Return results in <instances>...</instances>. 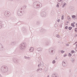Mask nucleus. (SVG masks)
Returning <instances> with one entry per match:
<instances>
[{"label":"nucleus","mask_w":77,"mask_h":77,"mask_svg":"<svg viewBox=\"0 0 77 77\" xmlns=\"http://www.w3.org/2000/svg\"><path fill=\"white\" fill-rule=\"evenodd\" d=\"M42 7V4L39 2H35L33 4V7L35 8H38Z\"/></svg>","instance_id":"f257e3e1"},{"label":"nucleus","mask_w":77,"mask_h":77,"mask_svg":"<svg viewBox=\"0 0 77 77\" xmlns=\"http://www.w3.org/2000/svg\"><path fill=\"white\" fill-rule=\"evenodd\" d=\"M1 71L2 72H6L8 71V67L6 66H2L1 69Z\"/></svg>","instance_id":"f03ea898"},{"label":"nucleus","mask_w":77,"mask_h":77,"mask_svg":"<svg viewBox=\"0 0 77 77\" xmlns=\"http://www.w3.org/2000/svg\"><path fill=\"white\" fill-rule=\"evenodd\" d=\"M26 44L24 43H21L19 46V48L21 50H24L25 48H26Z\"/></svg>","instance_id":"7ed1b4c3"},{"label":"nucleus","mask_w":77,"mask_h":77,"mask_svg":"<svg viewBox=\"0 0 77 77\" xmlns=\"http://www.w3.org/2000/svg\"><path fill=\"white\" fill-rule=\"evenodd\" d=\"M49 51L50 53H55V49L53 48H51L49 49Z\"/></svg>","instance_id":"20e7f679"},{"label":"nucleus","mask_w":77,"mask_h":77,"mask_svg":"<svg viewBox=\"0 0 77 77\" xmlns=\"http://www.w3.org/2000/svg\"><path fill=\"white\" fill-rule=\"evenodd\" d=\"M41 15L42 17H45L46 16V15H47V13H46V12L45 11H42L41 13Z\"/></svg>","instance_id":"39448f33"},{"label":"nucleus","mask_w":77,"mask_h":77,"mask_svg":"<svg viewBox=\"0 0 77 77\" xmlns=\"http://www.w3.org/2000/svg\"><path fill=\"white\" fill-rule=\"evenodd\" d=\"M4 14L6 17H9L10 15V12L7 11L5 12Z\"/></svg>","instance_id":"423d86ee"},{"label":"nucleus","mask_w":77,"mask_h":77,"mask_svg":"<svg viewBox=\"0 0 77 77\" xmlns=\"http://www.w3.org/2000/svg\"><path fill=\"white\" fill-rule=\"evenodd\" d=\"M22 31L23 33H26L27 32V30L26 28L23 27L22 29Z\"/></svg>","instance_id":"0eeeda50"},{"label":"nucleus","mask_w":77,"mask_h":77,"mask_svg":"<svg viewBox=\"0 0 77 77\" xmlns=\"http://www.w3.org/2000/svg\"><path fill=\"white\" fill-rule=\"evenodd\" d=\"M17 14L19 16H22L23 15V14H22V11H18L17 12Z\"/></svg>","instance_id":"6e6552de"},{"label":"nucleus","mask_w":77,"mask_h":77,"mask_svg":"<svg viewBox=\"0 0 77 77\" xmlns=\"http://www.w3.org/2000/svg\"><path fill=\"white\" fill-rule=\"evenodd\" d=\"M13 60L14 63H18V60H19L17 59L14 58Z\"/></svg>","instance_id":"1a4fd4ad"},{"label":"nucleus","mask_w":77,"mask_h":77,"mask_svg":"<svg viewBox=\"0 0 77 77\" xmlns=\"http://www.w3.org/2000/svg\"><path fill=\"white\" fill-rule=\"evenodd\" d=\"M11 44L12 45H14L16 44V42L15 41H11Z\"/></svg>","instance_id":"9d476101"},{"label":"nucleus","mask_w":77,"mask_h":77,"mask_svg":"<svg viewBox=\"0 0 77 77\" xmlns=\"http://www.w3.org/2000/svg\"><path fill=\"white\" fill-rule=\"evenodd\" d=\"M62 65L64 67H66V66H67V65H66V63H65V61H64V60L62 62Z\"/></svg>","instance_id":"9b49d317"},{"label":"nucleus","mask_w":77,"mask_h":77,"mask_svg":"<svg viewBox=\"0 0 77 77\" xmlns=\"http://www.w3.org/2000/svg\"><path fill=\"white\" fill-rule=\"evenodd\" d=\"M52 77H57V74L53 73L52 75Z\"/></svg>","instance_id":"f8f14e48"},{"label":"nucleus","mask_w":77,"mask_h":77,"mask_svg":"<svg viewBox=\"0 0 77 77\" xmlns=\"http://www.w3.org/2000/svg\"><path fill=\"white\" fill-rule=\"evenodd\" d=\"M33 50H34V48L31 47L29 49V51L31 52H33Z\"/></svg>","instance_id":"ddd939ff"},{"label":"nucleus","mask_w":77,"mask_h":77,"mask_svg":"<svg viewBox=\"0 0 77 77\" xmlns=\"http://www.w3.org/2000/svg\"><path fill=\"white\" fill-rule=\"evenodd\" d=\"M42 49L41 48H38L37 49V51H42Z\"/></svg>","instance_id":"4468645a"},{"label":"nucleus","mask_w":77,"mask_h":77,"mask_svg":"<svg viewBox=\"0 0 77 77\" xmlns=\"http://www.w3.org/2000/svg\"><path fill=\"white\" fill-rule=\"evenodd\" d=\"M2 27H3L2 25V21H0V29L2 28Z\"/></svg>","instance_id":"2eb2a0df"},{"label":"nucleus","mask_w":77,"mask_h":77,"mask_svg":"<svg viewBox=\"0 0 77 77\" xmlns=\"http://www.w3.org/2000/svg\"><path fill=\"white\" fill-rule=\"evenodd\" d=\"M36 23L37 25H39L41 24V22H40V21L38 20L36 21Z\"/></svg>","instance_id":"dca6fc26"},{"label":"nucleus","mask_w":77,"mask_h":77,"mask_svg":"<svg viewBox=\"0 0 77 77\" xmlns=\"http://www.w3.org/2000/svg\"><path fill=\"white\" fill-rule=\"evenodd\" d=\"M70 10L71 11H74V8L72 7H71L70 8Z\"/></svg>","instance_id":"f3484780"},{"label":"nucleus","mask_w":77,"mask_h":77,"mask_svg":"<svg viewBox=\"0 0 77 77\" xmlns=\"http://www.w3.org/2000/svg\"><path fill=\"white\" fill-rule=\"evenodd\" d=\"M26 7H27V6H26V5H24L22 7V8H23V9H26Z\"/></svg>","instance_id":"a211bd4d"},{"label":"nucleus","mask_w":77,"mask_h":77,"mask_svg":"<svg viewBox=\"0 0 77 77\" xmlns=\"http://www.w3.org/2000/svg\"><path fill=\"white\" fill-rule=\"evenodd\" d=\"M3 46H2V45L0 43V48H2V49H3Z\"/></svg>","instance_id":"6ab92c4d"},{"label":"nucleus","mask_w":77,"mask_h":77,"mask_svg":"<svg viewBox=\"0 0 77 77\" xmlns=\"http://www.w3.org/2000/svg\"><path fill=\"white\" fill-rule=\"evenodd\" d=\"M74 60H75L74 59V58H72L71 59V61L72 62V63H74Z\"/></svg>","instance_id":"aec40b11"},{"label":"nucleus","mask_w":77,"mask_h":77,"mask_svg":"<svg viewBox=\"0 0 77 77\" xmlns=\"http://www.w3.org/2000/svg\"><path fill=\"white\" fill-rule=\"evenodd\" d=\"M67 19L69 21H71V19L70 17L69 16H67Z\"/></svg>","instance_id":"412c9836"},{"label":"nucleus","mask_w":77,"mask_h":77,"mask_svg":"<svg viewBox=\"0 0 77 77\" xmlns=\"http://www.w3.org/2000/svg\"><path fill=\"white\" fill-rule=\"evenodd\" d=\"M71 26H72L73 27H75V26L73 24V23H71Z\"/></svg>","instance_id":"4be33fe9"},{"label":"nucleus","mask_w":77,"mask_h":77,"mask_svg":"<svg viewBox=\"0 0 77 77\" xmlns=\"http://www.w3.org/2000/svg\"><path fill=\"white\" fill-rule=\"evenodd\" d=\"M50 43L48 42H47L46 43V45H50Z\"/></svg>","instance_id":"5701e85b"},{"label":"nucleus","mask_w":77,"mask_h":77,"mask_svg":"<svg viewBox=\"0 0 77 77\" xmlns=\"http://www.w3.org/2000/svg\"><path fill=\"white\" fill-rule=\"evenodd\" d=\"M71 56H72V54H70V53H69L68 56L69 57H71Z\"/></svg>","instance_id":"b1692460"},{"label":"nucleus","mask_w":77,"mask_h":77,"mask_svg":"<svg viewBox=\"0 0 77 77\" xmlns=\"http://www.w3.org/2000/svg\"><path fill=\"white\" fill-rule=\"evenodd\" d=\"M71 29H72V27H69V30H71Z\"/></svg>","instance_id":"393cba45"},{"label":"nucleus","mask_w":77,"mask_h":77,"mask_svg":"<svg viewBox=\"0 0 77 77\" xmlns=\"http://www.w3.org/2000/svg\"><path fill=\"white\" fill-rule=\"evenodd\" d=\"M64 3V4L63 5V6H62V8H64V6H65V5H66V4L65 3Z\"/></svg>","instance_id":"a878e982"},{"label":"nucleus","mask_w":77,"mask_h":77,"mask_svg":"<svg viewBox=\"0 0 77 77\" xmlns=\"http://www.w3.org/2000/svg\"><path fill=\"white\" fill-rule=\"evenodd\" d=\"M74 53V50H72L71 51V53H72V54H73Z\"/></svg>","instance_id":"bb28decb"},{"label":"nucleus","mask_w":77,"mask_h":77,"mask_svg":"<svg viewBox=\"0 0 77 77\" xmlns=\"http://www.w3.org/2000/svg\"><path fill=\"white\" fill-rule=\"evenodd\" d=\"M56 36L57 37V38H58L60 37V35H56Z\"/></svg>","instance_id":"cd10ccee"},{"label":"nucleus","mask_w":77,"mask_h":77,"mask_svg":"<svg viewBox=\"0 0 77 77\" xmlns=\"http://www.w3.org/2000/svg\"><path fill=\"white\" fill-rule=\"evenodd\" d=\"M56 63V61H55V60H53L52 61V63Z\"/></svg>","instance_id":"c85d7f7f"},{"label":"nucleus","mask_w":77,"mask_h":77,"mask_svg":"<svg viewBox=\"0 0 77 77\" xmlns=\"http://www.w3.org/2000/svg\"><path fill=\"white\" fill-rule=\"evenodd\" d=\"M72 18H75L76 16L75 15H73L72 16Z\"/></svg>","instance_id":"c756f323"},{"label":"nucleus","mask_w":77,"mask_h":77,"mask_svg":"<svg viewBox=\"0 0 77 77\" xmlns=\"http://www.w3.org/2000/svg\"><path fill=\"white\" fill-rule=\"evenodd\" d=\"M39 69H38L37 70H36V71L37 72H39Z\"/></svg>","instance_id":"7c9ffc66"},{"label":"nucleus","mask_w":77,"mask_h":77,"mask_svg":"<svg viewBox=\"0 0 77 77\" xmlns=\"http://www.w3.org/2000/svg\"><path fill=\"white\" fill-rule=\"evenodd\" d=\"M61 52L62 53H65V51H61Z\"/></svg>","instance_id":"2f4dec72"},{"label":"nucleus","mask_w":77,"mask_h":77,"mask_svg":"<svg viewBox=\"0 0 77 77\" xmlns=\"http://www.w3.org/2000/svg\"><path fill=\"white\" fill-rule=\"evenodd\" d=\"M68 26H66L65 27V29H68Z\"/></svg>","instance_id":"473e14b6"},{"label":"nucleus","mask_w":77,"mask_h":77,"mask_svg":"<svg viewBox=\"0 0 77 77\" xmlns=\"http://www.w3.org/2000/svg\"><path fill=\"white\" fill-rule=\"evenodd\" d=\"M62 20H63V15H62Z\"/></svg>","instance_id":"72a5a7b5"},{"label":"nucleus","mask_w":77,"mask_h":77,"mask_svg":"<svg viewBox=\"0 0 77 77\" xmlns=\"http://www.w3.org/2000/svg\"><path fill=\"white\" fill-rule=\"evenodd\" d=\"M75 32H76H76H77V28H75Z\"/></svg>","instance_id":"f704fd0d"},{"label":"nucleus","mask_w":77,"mask_h":77,"mask_svg":"<svg viewBox=\"0 0 77 77\" xmlns=\"http://www.w3.org/2000/svg\"><path fill=\"white\" fill-rule=\"evenodd\" d=\"M39 69L40 71H42V68H40V69Z\"/></svg>","instance_id":"c9c22d12"},{"label":"nucleus","mask_w":77,"mask_h":77,"mask_svg":"<svg viewBox=\"0 0 77 77\" xmlns=\"http://www.w3.org/2000/svg\"><path fill=\"white\" fill-rule=\"evenodd\" d=\"M58 1L59 2H60L62 1V0H58Z\"/></svg>","instance_id":"e433bc0d"},{"label":"nucleus","mask_w":77,"mask_h":77,"mask_svg":"<svg viewBox=\"0 0 77 77\" xmlns=\"http://www.w3.org/2000/svg\"><path fill=\"white\" fill-rule=\"evenodd\" d=\"M42 32H44L45 31V30H44V29H42Z\"/></svg>","instance_id":"4c0bfd02"},{"label":"nucleus","mask_w":77,"mask_h":77,"mask_svg":"<svg viewBox=\"0 0 77 77\" xmlns=\"http://www.w3.org/2000/svg\"><path fill=\"white\" fill-rule=\"evenodd\" d=\"M66 54H65V55L63 56L64 57H66Z\"/></svg>","instance_id":"58836bf2"},{"label":"nucleus","mask_w":77,"mask_h":77,"mask_svg":"<svg viewBox=\"0 0 77 77\" xmlns=\"http://www.w3.org/2000/svg\"><path fill=\"white\" fill-rule=\"evenodd\" d=\"M59 21H60V19H59L57 20V22H58V23H59Z\"/></svg>","instance_id":"ea45409f"},{"label":"nucleus","mask_w":77,"mask_h":77,"mask_svg":"<svg viewBox=\"0 0 77 77\" xmlns=\"http://www.w3.org/2000/svg\"><path fill=\"white\" fill-rule=\"evenodd\" d=\"M66 46H69V44H66Z\"/></svg>","instance_id":"a19ab883"},{"label":"nucleus","mask_w":77,"mask_h":77,"mask_svg":"<svg viewBox=\"0 0 77 77\" xmlns=\"http://www.w3.org/2000/svg\"><path fill=\"white\" fill-rule=\"evenodd\" d=\"M57 8H58V7H59V5L58 4L57 5Z\"/></svg>","instance_id":"79ce46f5"},{"label":"nucleus","mask_w":77,"mask_h":77,"mask_svg":"<svg viewBox=\"0 0 77 77\" xmlns=\"http://www.w3.org/2000/svg\"><path fill=\"white\" fill-rule=\"evenodd\" d=\"M51 14L52 15H54V14H53V13H52V12L51 13Z\"/></svg>","instance_id":"37998d69"},{"label":"nucleus","mask_w":77,"mask_h":77,"mask_svg":"<svg viewBox=\"0 0 77 77\" xmlns=\"http://www.w3.org/2000/svg\"><path fill=\"white\" fill-rule=\"evenodd\" d=\"M29 57H26V59H29Z\"/></svg>","instance_id":"c03bdc74"},{"label":"nucleus","mask_w":77,"mask_h":77,"mask_svg":"<svg viewBox=\"0 0 77 77\" xmlns=\"http://www.w3.org/2000/svg\"><path fill=\"white\" fill-rule=\"evenodd\" d=\"M40 65L41 66H42V64H41V63H40Z\"/></svg>","instance_id":"a18cd8bd"},{"label":"nucleus","mask_w":77,"mask_h":77,"mask_svg":"<svg viewBox=\"0 0 77 77\" xmlns=\"http://www.w3.org/2000/svg\"><path fill=\"white\" fill-rule=\"evenodd\" d=\"M75 50L76 51V50H77V48H75Z\"/></svg>","instance_id":"49530a36"},{"label":"nucleus","mask_w":77,"mask_h":77,"mask_svg":"<svg viewBox=\"0 0 77 77\" xmlns=\"http://www.w3.org/2000/svg\"><path fill=\"white\" fill-rule=\"evenodd\" d=\"M45 72H47V70H45Z\"/></svg>","instance_id":"de8ad7c7"},{"label":"nucleus","mask_w":77,"mask_h":77,"mask_svg":"<svg viewBox=\"0 0 77 77\" xmlns=\"http://www.w3.org/2000/svg\"><path fill=\"white\" fill-rule=\"evenodd\" d=\"M75 17H77V14L76 15Z\"/></svg>","instance_id":"09e8293b"},{"label":"nucleus","mask_w":77,"mask_h":77,"mask_svg":"<svg viewBox=\"0 0 77 77\" xmlns=\"http://www.w3.org/2000/svg\"><path fill=\"white\" fill-rule=\"evenodd\" d=\"M23 9V8H21V10H22V9Z\"/></svg>","instance_id":"8fccbe9b"},{"label":"nucleus","mask_w":77,"mask_h":77,"mask_svg":"<svg viewBox=\"0 0 77 77\" xmlns=\"http://www.w3.org/2000/svg\"><path fill=\"white\" fill-rule=\"evenodd\" d=\"M67 23H69V22L67 21Z\"/></svg>","instance_id":"3c124183"},{"label":"nucleus","mask_w":77,"mask_h":77,"mask_svg":"<svg viewBox=\"0 0 77 77\" xmlns=\"http://www.w3.org/2000/svg\"><path fill=\"white\" fill-rule=\"evenodd\" d=\"M38 67H39V64L38 65Z\"/></svg>","instance_id":"603ef678"},{"label":"nucleus","mask_w":77,"mask_h":77,"mask_svg":"<svg viewBox=\"0 0 77 77\" xmlns=\"http://www.w3.org/2000/svg\"><path fill=\"white\" fill-rule=\"evenodd\" d=\"M3 18L4 19H5V17H3Z\"/></svg>","instance_id":"864d4df0"},{"label":"nucleus","mask_w":77,"mask_h":77,"mask_svg":"<svg viewBox=\"0 0 77 77\" xmlns=\"http://www.w3.org/2000/svg\"><path fill=\"white\" fill-rule=\"evenodd\" d=\"M75 19H77V17H75Z\"/></svg>","instance_id":"5fc2aeb1"},{"label":"nucleus","mask_w":77,"mask_h":77,"mask_svg":"<svg viewBox=\"0 0 77 77\" xmlns=\"http://www.w3.org/2000/svg\"><path fill=\"white\" fill-rule=\"evenodd\" d=\"M76 47L77 48V44H76Z\"/></svg>","instance_id":"6e6d98bb"},{"label":"nucleus","mask_w":77,"mask_h":77,"mask_svg":"<svg viewBox=\"0 0 77 77\" xmlns=\"http://www.w3.org/2000/svg\"><path fill=\"white\" fill-rule=\"evenodd\" d=\"M76 27H77V23H76Z\"/></svg>","instance_id":"4d7b16f0"},{"label":"nucleus","mask_w":77,"mask_h":77,"mask_svg":"<svg viewBox=\"0 0 77 77\" xmlns=\"http://www.w3.org/2000/svg\"><path fill=\"white\" fill-rule=\"evenodd\" d=\"M0 77H2V76L0 74Z\"/></svg>","instance_id":"13d9d810"},{"label":"nucleus","mask_w":77,"mask_h":77,"mask_svg":"<svg viewBox=\"0 0 77 77\" xmlns=\"http://www.w3.org/2000/svg\"><path fill=\"white\" fill-rule=\"evenodd\" d=\"M60 51H58V52H59V53H60Z\"/></svg>","instance_id":"bf43d9fd"},{"label":"nucleus","mask_w":77,"mask_h":77,"mask_svg":"<svg viewBox=\"0 0 77 77\" xmlns=\"http://www.w3.org/2000/svg\"><path fill=\"white\" fill-rule=\"evenodd\" d=\"M69 72H71V70H70L69 71Z\"/></svg>","instance_id":"052dcab7"},{"label":"nucleus","mask_w":77,"mask_h":77,"mask_svg":"<svg viewBox=\"0 0 77 77\" xmlns=\"http://www.w3.org/2000/svg\"><path fill=\"white\" fill-rule=\"evenodd\" d=\"M49 77V75H48V76H47V77Z\"/></svg>","instance_id":"680f3d73"},{"label":"nucleus","mask_w":77,"mask_h":77,"mask_svg":"<svg viewBox=\"0 0 77 77\" xmlns=\"http://www.w3.org/2000/svg\"><path fill=\"white\" fill-rule=\"evenodd\" d=\"M23 12H25V11H23Z\"/></svg>","instance_id":"e2e57ef3"},{"label":"nucleus","mask_w":77,"mask_h":77,"mask_svg":"<svg viewBox=\"0 0 77 77\" xmlns=\"http://www.w3.org/2000/svg\"><path fill=\"white\" fill-rule=\"evenodd\" d=\"M73 24H75V22H74L73 23Z\"/></svg>","instance_id":"0e129e2a"},{"label":"nucleus","mask_w":77,"mask_h":77,"mask_svg":"<svg viewBox=\"0 0 77 77\" xmlns=\"http://www.w3.org/2000/svg\"><path fill=\"white\" fill-rule=\"evenodd\" d=\"M75 43L73 44V45H75Z\"/></svg>","instance_id":"69168bd1"},{"label":"nucleus","mask_w":77,"mask_h":77,"mask_svg":"<svg viewBox=\"0 0 77 77\" xmlns=\"http://www.w3.org/2000/svg\"><path fill=\"white\" fill-rule=\"evenodd\" d=\"M17 1H19L20 0H17Z\"/></svg>","instance_id":"338daca9"},{"label":"nucleus","mask_w":77,"mask_h":77,"mask_svg":"<svg viewBox=\"0 0 77 77\" xmlns=\"http://www.w3.org/2000/svg\"><path fill=\"white\" fill-rule=\"evenodd\" d=\"M74 52L75 53V52L74 51Z\"/></svg>","instance_id":"774afa93"}]
</instances>
